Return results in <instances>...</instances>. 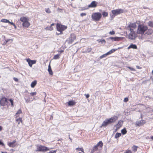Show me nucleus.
Returning a JSON list of instances; mask_svg holds the SVG:
<instances>
[{
  "label": "nucleus",
  "instance_id": "obj_30",
  "mask_svg": "<svg viewBox=\"0 0 153 153\" xmlns=\"http://www.w3.org/2000/svg\"><path fill=\"white\" fill-rule=\"evenodd\" d=\"M121 133L123 135L126 134L127 133V131L126 128H124L121 131Z\"/></svg>",
  "mask_w": 153,
  "mask_h": 153
},
{
  "label": "nucleus",
  "instance_id": "obj_46",
  "mask_svg": "<svg viewBox=\"0 0 153 153\" xmlns=\"http://www.w3.org/2000/svg\"><path fill=\"white\" fill-rule=\"evenodd\" d=\"M128 68L131 71H135V70L134 68H133L132 67H128Z\"/></svg>",
  "mask_w": 153,
  "mask_h": 153
},
{
  "label": "nucleus",
  "instance_id": "obj_29",
  "mask_svg": "<svg viewBox=\"0 0 153 153\" xmlns=\"http://www.w3.org/2000/svg\"><path fill=\"white\" fill-rule=\"evenodd\" d=\"M97 41L99 43L101 42L102 43L104 44L105 43V41L104 39H99L97 40Z\"/></svg>",
  "mask_w": 153,
  "mask_h": 153
},
{
  "label": "nucleus",
  "instance_id": "obj_5",
  "mask_svg": "<svg viewBox=\"0 0 153 153\" xmlns=\"http://www.w3.org/2000/svg\"><path fill=\"white\" fill-rule=\"evenodd\" d=\"M36 146L37 148V149L36 150V152L46 151L49 150V149L48 147L42 145H36Z\"/></svg>",
  "mask_w": 153,
  "mask_h": 153
},
{
  "label": "nucleus",
  "instance_id": "obj_58",
  "mask_svg": "<svg viewBox=\"0 0 153 153\" xmlns=\"http://www.w3.org/2000/svg\"><path fill=\"white\" fill-rule=\"evenodd\" d=\"M136 67L138 69H140L141 68L138 66H137Z\"/></svg>",
  "mask_w": 153,
  "mask_h": 153
},
{
  "label": "nucleus",
  "instance_id": "obj_41",
  "mask_svg": "<svg viewBox=\"0 0 153 153\" xmlns=\"http://www.w3.org/2000/svg\"><path fill=\"white\" fill-rule=\"evenodd\" d=\"M108 55V54H107V53L105 54H104L100 56V59H102L103 58L105 57L106 56H107Z\"/></svg>",
  "mask_w": 153,
  "mask_h": 153
},
{
  "label": "nucleus",
  "instance_id": "obj_44",
  "mask_svg": "<svg viewBox=\"0 0 153 153\" xmlns=\"http://www.w3.org/2000/svg\"><path fill=\"white\" fill-rule=\"evenodd\" d=\"M109 33L111 35H114L115 34V33L114 30H112L111 31H110L109 32Z\"/></svg>",
  "mask_w": 153,
  "mask_h": 153
},
{
  "label": "nucleus",
  "instance_id": "obj_39",
  "mask_svg": "<svg viewBox=\"0 0 153 153\" xmlns=\"http://www.w3.org/2000/svg\"><path fill=\"white\" fill-rule=\"evenodd\" d=\"M148 25L152 27H153V22H151V21H149V22L148 23Z\"/></svg>",
  "mask_w": 153,
  "mask_h": 153
},
{
  "label": "nucleus",
  "instance_id": "obj_16",
  "mask_svg": "<svg viewBox=\"0 0 153 153\" xmlns=\"http://www.w3.org/2000/svg\"><path fill=\"white\" fill-rule=\"evenodd\" d=\"M122 124L123 121L122 120H120L118 121L117 124L116 125L115 127L117 128H119L122 126Z\"/></svg>",
  "mask_w": 153,
  "mask_h": 153
},
{
  "label": "nucleus",
  "instance_id": "obj_33",
  "mask_svg": "<svg viewBox=\"0 0 153 153\" xmlns=\"http://www.w3.org/2000/svg\"><path fill=\"white\" fill-rule=\"evenodd\" d=\"M121 135V134L120 133H117L115 135V138H117L118 137L120 136Z\"/></svg>",
  "mask_w": 153,
  "mask_h": 153
},
{
  "label": "nucleus",
  "instance_id": "obj_38",
  "mask_svg": "<svg viewBox=\"0 0 153 153\" xmlns=\"http://www.w3.org/2000/svg\"><path fill=\"white\" fill-rule=\"evenodd\" d=\"M92 149L94 151H97L98 150V147L95 145L93 147Z\"/></svg>",
  "mask_w": 153,
  "mask_h": 153
},
{
  "label": "nucleus",
  "instance_id": "obj_14",
  "mask_svg": "<svg viewBox=\"0 0 153 153\" xmlns=\"http://www.w3.org/2000/svg\"><path fill=\"white\" fill-rule=\"evenodd\" d=\"M16 142V140H14L12 142L8 143L7 145L10 147H14L15 146V144Z\"/></svg>",
  "mask_w": 153,
  "mask_h": 153
},
{
  "label": "nucleus",
  "instance_id": "obj_21",
  "mask_svg": "<svg viewBox=\"0 0 153 153\" xmlns=\"http://www.w3.org/2000/svg\"><path fill=\"white\" fill-rule=\"evenodd\" d=\"M119 38L118 37H111L108 38V40H111L113 41H116V40H118Z\"/></svg>",
  "mask_w": 153,
  "mask_h": 153
},
{
  "label": "nucleus",
  "instance_id": "obj_63",
  "mask_svg": "<svg viewBox=\"0 0 153 153\" xmlns=\"http://www.w3.org/2000/svg\"><path fill=\"white\" fill-rule=\"evenodd\" d=\"M151 79L152 82H153V76L151 78Z\"/></svg>",
  "mask_w": 153,
  "mask_h": 153
},
{
  "label": "nucleus",
  "instance_id": "obj_13",
  "mask_svg": "<svg viewBox=\"0 0 153 153\" xmlns=\"http://www.w3.org/2000/svg\"><path fill=\"white\" fill-rule=\"evenodd\" d=\"M146 122L145 120H141L139 121H137L136 122V124L138 126H140L143 125Z\"/></svg>",
  "mask_w": 153,
  "mask_h": 153
},
{
  "label": "nucleus",
  "instance_id": "obj_26",
  "mask_svg": "<svg viewBox=\"0 0 153 153\" xmlns=\"http://www.w3.org/2000/svg\"><path fill=\"white\" fill-rule=\"evenodd\" d=\"M13 41V40L12 39H7V40H5V41L4 42L3 44L4 45H5L8 42H10V43L11 42Z\"/></svg>",
  "mask_w": 153,
  "mask_h": 153
},
{
  "label": "nucleus",
  "instance_id": "obj_52",
  "mask_svg": "<svg viewBox=\"0 0 153 153\" xmlns=\"http://www.w3.org/2000/svg\"><path fill=\"white\" fill-rule=\"evenodd\" d=\"M87 8H85V7L82 8L81 9L79 10H80L82 11L83 10H85L87 9Z\"/></svg>",
  "mask_w": 153,
  "mask_h": 153
},
{
  "label": "nucleus",
  "instance_id": "obj_32",
  "mask_svg": "<svg viewBox=\"0 0 153 153\" xmlns=\"http://www.w3.org/2000/svg\"><path fill=\"white\" fill-rule=\"evenodd\" d=\"M60 54H56L54 55L53 57V59H59V58Z\"/></svg>",
  "mask_w": 153,
  "mask_h": 153
},
{
  "label": "nucleus",
  "instance_id": "obj_15",
  "mask_svg": "<svg viewBox=\"0 0 153 153\" xmlns=\"http://www.w3.org/2000/svg\"><path fill=\"white\" fill-rule=\"evenodd\" d=\"M130 48H132L133 49H137V47L135 44H131L128 47L127 49H129Z\"/></svg>",
  "mask_w": 153,
  "mask_h": 153
},
{
  "label": "nucleus",
  "instance_id": "obj_48",
  "mask_svg": "<svg viewBox=\"0 0 153 153\" xmlns=\"http://www.w3.org/2000/svg\"><path fill=\"white\" fill-rule=\"evenodd\" d=\"M126 153H132V152L130 150H127L126 152Z\"/></svg>",
  "mask_w": 153,
  "mask_h": 153
},
{
  "label": "nucleus",
  "instance_id": "obj_23",
  "mask_svg": "<svg viewBox=\"0 0 153 153\" xmlns=\"http://www.w3.org/2000/svg\"><path fill=\"white\" fill-rule=\"evenodd\" d=\"M117 50V49H112L109 51L107 52V54H108V55L114 52L115 51H116Z\"/></svg>",
  "mask_w": 153,
  "mask_h": 153
},
{
  "label": "nucleus",
  "instance_id": "obj_18",
  "mask_svg": "<svg viewBox=\"0 0 153 153\" xmlns=\"http://www.w3.org/2000/svg\"><path fill=\"white\" fill-rule=\"evenodd\" d=\"M22 25L23 27H28L30 25L29 23L28 22V21L25 22L23 23Z\"/></svg>",
  "mask_w": 153,
  "mask_h": 153
},
{
  "label": "nucleus",
  "instance_id": "obj_19",
  "mask_svg": "<svg viewBox=\"0 0 153 153\" xmlns=\"http://www.w3.org/2000/svg\"><path fill=\"white\" fill-rule=\"evenodd\" d=\"M20 20L23 22V23H24L25 22H26L27 21H28V19L25 17H21L20 19Z\"/></svg>",
  "mask_w": 153,
  "mask_h": 153
},
{
  "label": "nucleus",
  "instance_id": "obj_6",
  "mask_svg": "<svg viewBox=\"0 0 153 153\" xmlns=\"http://www.w3.org/2000/svg\"><path fill=\"white\" fill-rule=\"evenodd\" d=\"M92 18L95 21H98L102 17V15L100 13H96L93 14Z\"/></svg>",
  "mask_w": 153,
  "mask_h": 153
},
{
  "label": "nucleus",
  "instance_id": "obj_9",
  "mask_svg": "<svg viewBox=\"0 0 153 153\" xmlns=\"http://www.w3.org/2000/svg\"><path fill=\"white\" fill-rule=\"evenodd\" d=\"M136 27V24L135 23H130L129 25H128L127 29L128 30H129L130 31H134Z\"/></svg>",
  "mask_w": 153,
  "mask_h": 153
},
{
  "label": "nucleus",
  "instance_id": "obj_37",
  "mask_svg": "<svg viewBox=\"0 0 153 153\" xmlns=\"http://www.w3.org/2000/svg\"><path fill=\"white\" fill-rule=\"evenodd\" d=\"M102 15L103 17H106L108 16V13L107 12H103Z\"/></svg>",
  "mask_w": 153,
  "mask_h": 153
},
{
  "label": "nucleus",
  "instance_id": "obj_31",
  "mask_svg": "<svg viewBox=\"0 0 153 153\" xmlns=\"http://www.w3.org/2000/svg\"><path fill=\"white\" fill-rule=\"evenodd\" d=\"M22 111L21 109H19L18 111L16 113V118H17L19 116L18 115L19 114L22 113Z\"/></svg>",
  "mask_w": 153,
  "mask_h": 153
},
{
  "label": "nucleus",
  "instance_id": "obj_20",
  "mask_svg": "<svg viewBox=\"0 0 153 153\" xmlns=\"http://www.w3.org/2000/svg\"><path fill=\"white\" fill-rule=\"evenodd\" d=\"M48 71L49 72V74L50 75H52L53 72L52 71L51 68L50 64H49L48 66Z\"/></svg>",
  "mask_w": 153,
  "mask_h": 153
},
{
  "label": "nucleus",
  "instance_id": "obj_61",
  "mask_svg": "<svg viewBox=\"0 0 153 153\" xmlns=\"http://www.w3.org/2000/svg\"><path fill=\"white\" fill-rule=\"evenodd\" d=\"M2 129V127L0 126V131H1Z\"/></svg>",
  "mask_w": 153,
  "mask_h": 153
},
{
  "label": "nucleus",
  "instance_id": "obj_62",
  "mask_svg": "<svg viewBox=\"0 0 153 153\" xmlns=\"http://www.w3.org/2000/svg\"><path fill=\"white\" fill-rule=\"evenodd\" d=\"M54 25V23H52V24H51V27H52V26H53Z\"/></svg>",
  "mask_w": 153,
  "mask_h": 153
},
{
  "label": "nucleus",
  "instance_id": "obj_45",
  "mask_svg": "<svg viewBox=\"0 0 153 153\" xmlns=\"http://www.w3.org/2000/svg\"><path fill=\"white\" fill-rule=\"evenodd\" d=\"M36 92H31L30 93V94L31 96H34L36 95Z\"/></svg>",
  "mask_w": 153,
  "mask_h": 153
},
{
  "label": "nucleus",
  "instance_id": "obj_50",
  "mask_svg": "<svg viewBox=\"0 0 153 153\" xmlns=\"http://www.w3.org/2000/svg\"><path fill=\"white\" fill-rule=\"evenodd\" d=\"M57 151V150H51L50 151L51 153H56Z\"/></svg>",
  "mask_w": 153,
  "mask_h": 153
},
{
  "label": "nucleus",
  "instance_id": "obj_49",
  "mask_svg": "<svg viewBox=\"0 0 153 153\" xmlns=\"http://www.w3.org/2000/svg\"><path fill=\"white\" fill-rule=\"evenodd\" d=\"M128 101V98L126 97L125 98L124 100V101L125 102H126Z\"/></svg>",
  "mask_w": 153,
  "mask_h": 153
},
{
  "label": "nucleus",
  "instance_id": "obj_64",
  "mask_svg": "<svg viewBox=\"0 0 153 153\" xmlns=\"http://www.w3.org/2000/svg\"><path fill=\"white\" fill-rule=\"evenodd\" d=\"M151 138L152 140H153V136L151 137Z\"/></svg>",
  "mask_w": 153,
  "mask_h": 153
},
{
  "label": "nucleus",
  "instance_id": "obj_43",
  "mask_svg": "<svg viewBox=\"0 0 153 153\" xmlns=\"http://www.w3.org/2000/svg\"><path fill=\"white\" fill-rule=\"evenodd\" d=\"M22 118H19L18 119H16V121L17 122H22Z\"/></svg>",
  "mask_w": 153,
  "mask_h": 153
},
{
  "label": "nucleus",
  "instance_id": "obj_2",
  "mask_svg": "<svg viewBox=\"0 0 153 153\" xmlns=\"http://www.w3.org/2000/svg\"><path fill=\"white\" fill-rule=\"evenodd\" d=\"M67 28V27L62 25L61 24L57 23L56 25V29L57 31L60 32L59 33H56L57 35H59V34H62V31Z\"/></svg>",
  "mask_w": 153,
  "mask_h": 153
},
{
  "label": "nucleus",
  "instance_id": "obj_1",
  "mask_svg": "<svg viewBox=\"0 0 153 153\" xmlns=\"http://www.w3.org/2000/svg\"><path fill=\"white\" fill-rule=\"evenodd\" d=\"M117 119L118 117L117 116L112 117L109 119H107L103 121L100 127H105L109 124L115 122Z\"/></svg>",
  "mask_w": 153,
  "mask_h": 153
},
{
  "label": "nucleus",
  "instance_id": "obj_54",
  "mask_svg": "<svg viewBox=\"0 0 153 153\" xmlns=\"http://www.w3.org/2000/svg\"><path fill=\"white\" fill-rule=\"evenodd\" d=\"M13 79L16 82H18V79L17 78L15 77H14L13 78Z\"/></svg>",
  "mask_w": 153,
  "mask_h": 153
},
{
  "label": "nucleus",
  "instance_id": "obj_11",
  "mask_svg": "<svg viewBox=\"0 0 153 153\" xmlns=\"http://www.w3.org/2000/svg\"><path fill=\"white\" fill-rule=\"evenodd\" d=\"M27 61L28 62L29 66L31 67H32L33 64L36 63V62L35 60H31L30 59H27Z\"/></svg>",
  "mask_w": 153,
  "mask_h": 153
},
{
  "label": "nucleus",
  "instance_id": "obj_24",
  "mask_svg": "<svg viewBox=\"0 0 153 153\" xmlns=\"http://www.w3.org/2000/svg\"><path fill=\"white\" fill-rule=\"evenodd\" d=\"M153 32V31L152 29H149L148 30H147V31L146 33V34L147 35H149L152 34Z\"/></svg>",
  "mask_w": 153,
  "mask_h": 153
},
{
  "label": "nucleus",
  "instance_id": "obj_53",
  "mask_svg": "<svg viewBox=\"0 0 153 153\" xmlns=\"http://www.w3.org/2000/svg\"><path fill=\"white\" fill-rule=\"evenodd\" d=\"M85 96L86 98H88L90 96L88 94H85Z\"/></svg>",
  "mask_w": 153,
  "mask_h": 153
},
{
  "label": "nucleus",
  "instance_id": "obj_47",
  "mask_svg": "<svg viewBox=\"0 0 153 153\" xmlns=\"http://www.w3.org/2000/svg\"><path fill=\"white\" fill-rule=\"evenodd\" d=\"M86 15V14L85 13H82L80 14V16L82 17L83 16H85Z\"/></svg>",
  "mask_w": 153,
  "mask_h": 153
},
{
  "label": "nucleus",
  "instance_id": "obj_57",
  "mask_svg": "<svg viewBox=\"0 0 153 153\" xmlns=\"http://www.w3.org/2000/svg\"><path fill=\"white\" fill-rule=\"evenodd\" d=\"M10 23V24L11 25H13L14 26H15V25L14 24L13 22H10V23Z\"/></svg>",
  "mask_w": 153,
  "mask_h": 153
},
{
  "label": "nucleus",
  "instance_id": "obj_22",
  "mask_svg": "<svg viewBox=\"0 0 153 153\" xmlns=\"http://www.w3.org/2000/svg\"><path fill=\"white\" fill-rule=\"evenodd\" d=\"M37 83V81L36 80H34L33 82H32L31 84V87L33 88L36 85Z\"/></svg>",
  "mask_w": 153,
  "mask_h": 153
},
{
  "label": "nucleus",
  "instance_id": "obj_8",
  "mask_svg": "<svg viewBox=\"0 0 153 153\" xmlns=\"http://www.w3.org/2000/svg\"><path fill=\"white\" fill-rule=\"evenodd\" d=\"M128 37L129 39L134 40L137 37V34L134 31H131L130 33L128 35Z\"/></svg>",
  "mask_w": 153,
  "mask_h": 153
},
{
  "label": "nucleus",
  "instance_id": "obj_10",
  "mask_svg": "<svg viewBox=\"0 0 153 153\" xmlns=\"http://www.w3.org/2000/svg\"><path fill=\"white\" fill-rule=\"evenodd\" d=\"M7 101V98L5 97H2L0 100V105L2 106H4L6 105V102Z\"/></svg>",
  "mask_w": 153,
  "mask_h": 153
},
{
  "label": "nucleus",
  "instance_id": "obj_28",
  "mask_svg": "<svg viewBox=\"0 0 153 153\" xmlns=\"http://www.w3.org/2000/svg\"><path fill=\"white\" fill-rule=\"evenodd\" d=\"M1 22L4 23H10L8 20L6 19H2L1 20Z\"/></svg>",
  "mask_w": 153,
  "mask_h": 153
},
{
  "label": "nucleus",
  "instance_id": "obj_12",
  "mask_svg": "<svg viewBox=\"0 0 153 153\" xmlns=\"http://www.w3.org/2000/svg\"><path fill=\"white\" fill-rule=\"evenodd\" d=\"M97 2L95 1H92L91 4L88 5V7H95L97 6Z\"/></svg>",
  "mask_w": 153,
  "mask_h": 153
},
{
  "label": "nucleus",
  "instance_id": "obj_25",
  "mask_svg": "<svg viewBox=\"0 0 153 153\" xmlns=\"http://www.w3.org/2000/svg\"><path fill=\"white\" fill-rule=\"evenodd\" d=\"M96 146L97 147L100 146V147H102L103 146V143L101 141H100L96 145Z\"/></svg>",
  "mask_w": 153,
  "mask_h": 153
},
{
  "label": "nucleus",
  "instance_id": "obj_51",
  "mask_svg": "<svg viewBox=\"0 0 153 153\" xmlns=\"http://www.w3.org/2000/svg\"><path fill=\"white\" fill-rule=\"evenodd\" d=\"M0 145H1L3 146H4V143L2 142L1 140H0Z\"/></svg>",
  "mask_w": 153,
  "mask_h": 153
},
{
  "label": "nucleus",
  "instance_id": "obj_59",
  "mask_svg": "<svg viewBox=\"0 0 153 153\" xmlns=\"http://www.w3.org/2000/svg\"><path fill=\"white\" fill-rule=\"evenodd\" d=\"M70 135L69 136V139L71 140V142L72 141V139L70 137Z\"/></svg>",
  "mask_w": 153,
  "mask_h": 153
},
{
  "label": "nucleus",
  "instance_id": "obj_35",
  "mask_svg": "<svg viewBox=\"0 0 153 153\" xmlns=\"http://www.w3.org/2000/svg\"><path fill=\"white\" fill-rule=\"evenodd\" d=\"M45 29L47 30H52L53 29V28L51 27V26H48Z\"/></svg>",
  "mask_w": 153,
  "mask_h": 153
},
{
  "label": "nucleus",
  "instance_id": "obj_56",
  "mask_svg": "<svg viewBox=\"0 0 153 153\" xmlns=\"http://www.w3.org/2000/svg\"><path fill=\"white\" fill-rule=\"evenodd\" d=\"M79 150L80 151H81L82 152H83L84 153V150L82 148H79Z\"/></svg>",
  "mask_w": 153,
  "mask_h": 153
},
{
  "label": "nucleus",
  "instance_id": "obj_4",
  "mask_svg": "<svg viewBox=\"0 0 153 153\" xmlns=\"http://www.w3.org/2000/svg\"><path fill=\"white\" fill-rule=\"evenodd\" d=\"M124 12V11L123 9H119L116 10H114L111 11V12L113 15L111 16V17L112 18H114L115 16L119 15L121 13Z\"/></svg>",
  "mask_w": 153,
  "mask_h": 153
},
{
  "label": "nucleus",
  "instance_id": "obj_60",
  "mask_svg": "<svg viewBox=\"0 0 153 153\" xmlns=\"http://www.w3.org/2000/svg\"><path fill=\"white\" fill-rule=\"evenodd\" d=\"M94 151L92 149L91 152V153H94Z\"/></svg>",
  "mask_w": 153,
  "mask_h": 153
},
{
  "label": "nucleus",
  "instance_id": "obj_27",
  "mask_svg": "<svg viewBox=\"0 0 153 153\" xmlns=\"http://www.w3.org/2000/svg\"><path fill=\"white\" fill-rule=\"evenodd\" d=\"M138 147V146H137L135 145H134L132 147V151L134 152H136L137 151V148Z\"/></svg>",
  "mask_w": 153,
  "mask_h": 153
},
{
  "label": "nucleus",
  "instance_id": "obj_7",
  "mask_svg": "<svg viewBox=\"0 0 153 153\" xmlns=\"http://www.w3.org/2000/svg\"><path fill=\"white\" fill-rule=\"evenodd\" d=\"M76 39V37L74 33H72L71 34L70 37L69 39L66 40V42H67L68 44H72Z\"/></svg>",
  "mask_w": 153,
  "mask_h": 153
},
{
  "label": "nucleus",
  "instance_id": "obj_36",
  "mask_svg": "<svg viewBox=\"0 0 153 153\" xmlns=\"http://www.w3.org/2000/svg\"><path fill=\"white\" fill-rule=\"evenodd\" d=\"M92 49L91 48H88L85 51L83 52V53L89 52L91 51Z\"/></svg>",
  "mask_w": 153,
  "mask_h": 153
},
{
  "label": "nucleus",
  "instance_id": "obj_3",
  "mask_svg": "<svg viewBox=\"0 0 153 153\" xmlns=\"http://www.w3.org/2000/svg\"><path fill=\"white\" fill-rule=\"evenodd\" d=\"M147 29L148 28L146 26L143 25H139L138 26L137 33L141 34H143L144 32L147 30Z\"/></svg>",
  "mask_w": 153,
  "mask_h": 153
},
{
  "label": "nucleus",
  "instance_id": "obj_40",
  "mask_svg": "<svg viewBox=\"0 0 153 153\" xmlns=\"http://www.w3.org/2000/svg\"><path fill=\"white\" fill-rule=\"evenodd\" d=\"M9 101L11 103V105L13 107L14 106L13 105V100L12 99H10L9 100Z\"/></svg>",
  "mask_w": 153,
  "mask_h": 153
},
{
  "label": "nucleus",
  "instance_id": "obj_34",
  "mask_svg": "<svg viewBox=\"0 0 153 153\" xmlns=\"http://www.w3.org/2000/svg\"><path fill=\"white\" fill-rule=\"evenodd\" d=\"M68 104L69 105L71 106L74 105L75 104V103L73 101H70L68 102Z\"/></svg>",
  "mask_w": 153,
  "mask_h": 153
},
{
  "label": "nucleus",
  "instance_id": "obj_55",
  "mask_svg": "<svg viewBox=\"0 0 153 153\" xmlns=\"http://www.w3.org/2000/svg\"><path fill=\"white\" fill-rule=\"evenodd\" d=\"M9 100H8L7 98V101H6V105H7V104H8V103H9Z\"/></svg>",
  "mask_w": 153,
  "mask_h": 153
},
{
  "label": "nucleus",
  "instance_id": "obj_42",
  "mask_svg": "<svg viewBox=\"0 0 153 153\" xmlns=\"http://www.w3.org/2000/svg\"><path fill=\"white\" fill-rule=\"evenodd\" d=\"M45 11L46 13H51V11L50 9L49 8H48L47 9H45Z\"/></svg>",
  "mask_w": 153,
  "mask_h": 153
},
{
  "label": "nucleus",
  "instance_id": "obj_17",
  "mask_svg": "<svg viewBox=\"0 0 153 153\" xmlns=\"http://www.w3.org/2000/svg\"><path fill=\"white\" fill-rule=\"evenodd\" d=\"M24 98L25 100V102L26 103H28L30 102V99L29 96L28 95L26 94L24 97Z\"/></svg>",
  "mask_w": 153,
  "mask_h": 153
}]
</instances>
